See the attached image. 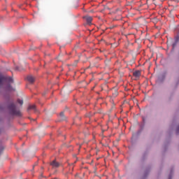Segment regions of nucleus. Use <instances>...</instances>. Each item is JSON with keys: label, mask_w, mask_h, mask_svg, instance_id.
<instances>
[{"label": "nucleus", "mask_w": 179, "mask_h": 179, "mask_svg": "<svg viewBox=\"0 0 179 179\" xmlns=\"http://www.w3.org/2000/svg\"><path fill=\"white\" fill-rule=\"evenodd\" d=\"M8 109L10 111V114H13V115H20V111L16 110V105H15V103H12L10 104Z\"/></svg>", "instance_id": "1"}, {"label": "nucleus", "mask_w": 179, "mask_h": 179, "mask_svg": "<svg viewBox=\"0 0 179 179\" xmlns=\"http://www.w3.org/2000/svg\"><path fill=\"white\" fill-rule=\"evenodd\" d=\"M27 80H28V82H29V83H34L36 78L34 77H33V76H28L27 77Z\"/></svg>", "instance_id": "4"}, {"label": "nucleus", "mask_w": 179, "mask_h": 179, "mask_svg": "<svg viewBox=\"0 0 179 179\" xmlns=\"http://www.w3.org/2000/svg\"><path fill=\"white\" fill-rule=\"evenodd\" d=\"M51 166H52V167H58L59 166V163L55 161H52V162L51 163Z\"/></svg>", "instance_id": "7"}, {"label": "nucleus", "mask_w": 179, "mask_h": 179, "mask_svg": "<svg viewBox=\"0 0 179 179\" xmlns=\"http://www.w3.org/2000/svg\"><path fill=\"white\" fill-rule=\"evenodd\" d=\"M169 179H171V178H169Z\"/></svg>", "instance_id": "13"}, {"label": "nucleus", "mask_w": 179, "mask_h": 179, "mask_svg": "<svg viewBox=\"0 0 179 179\" xmlns=\"http://www.w3.org/2000/svg\"><path fill=\"white\" fill-rule=\"evenodd\" d=\"M113 97H117L118 96V92L115 91V93L113 94Z\"/></svg>", "instance_id": "10"}, {"label": "nucleus", "mask_w": 179, "mask_h": 179, "mask_svg": "<svg viewBox=\"0 0 179 179\" xmlns=\"http://www.w3.org/2000/svg\"><path fill=\"white\" fill-rule=\"evenodd\" d=\"M173 48H174V47H176V43L173 44Z\"/></svg>", "instance_id": "12"}, {"label": "nucleus", "mask_w": 179, "mask_h": 179, "mask_svg": "<svg viewBox=\"0 0 179 179\" xmlns=\"http://www.w3.org/2000/svg\"><path fill=\"white\" fill-rule=\"evenodd\" d=\"M83 19H85L87 24H92V22H93V17L89 15L84 16Z\"/></svg>", "instance_id": "3"}, {"label": "nucleus", "mask_w": 179, "mask_h": 179, "mask_svg": "<svg viewBox=\"0 0 179 179\" xmlns=\"http://www.w3.org/2000/svg\"><path fill=\"white\" fill-rule=\"evenodd\" d=\"M60 117H62V120H65V115H64V112H62V113H60Z\"/></svg>", "instance_id": "8"}, {"label": "nucleus", "mask_w": 179, "mask_h": 179, "mask_svg": "<svg viewBox=\"0 0 179 179\" xmlns=\"http://www.w3.org/2000/svg\"><path fill=\"white\" fill-rule=\"evenodd\" d=\"M17 103H19V104L22 106L23 105V100L17 99Z\"/></svg>", "instance_id": "9"}, {"label": "nucleus", "mask_w": 179, "mask_h": 179, "mask_svg": "<svg viewBox=\"0 0 179 179\" xmlns=\"http://www.w3.org/2000/svg\"><path fill=\"white\" fill-rule=\"evenodd\" d=\"M28 110H34L35 113L37 111V109L36 108V105H31L29 106Z\"/></svg>", "instance_id": "6"}, {"label": "nucleus", "mask_w": 179, "mask_h": 179, "mask_svg": "<svg viewBox=\"0 0 179 179\" xmlns=\"http://www.w3.org/2000/svg\"><path fill=\"white\" fill-rule=\"evenodd\" d=\"M133 76L134 78H139L141 76V71L138 70L133 73Z\"/></svg>", "instance_id": "5"}, {"label": "nucleus", "mask_w": 179, "mask_h": 179, "mask_svg": "<svg viewBox=\"0 0 179 179\" xmlns=\"http://www.w3.org/2000/svg\"><path fill=\"white\" fill-rule=\"evenodd\" d=\"M3 80H8L10 83H13V79L10 77L6 78L5 76L0 74V86L3 83Z\"/></svg>", "instance_id": "2"}, {"label": "nucleus", "mask_w": 179, "mask_h": 179, "mask_svg": "<svg viewBox=\"0 0 179 179\" xmlns=\"http://www.w3.org/2000/svg\"><path fill=\"white\" fill-rule=\"evenodd\" d=\"M7 89L8 90H13V89H12V87H10V85H8Z\"/></svg>", "instance_id": "11"}]
</instances>
